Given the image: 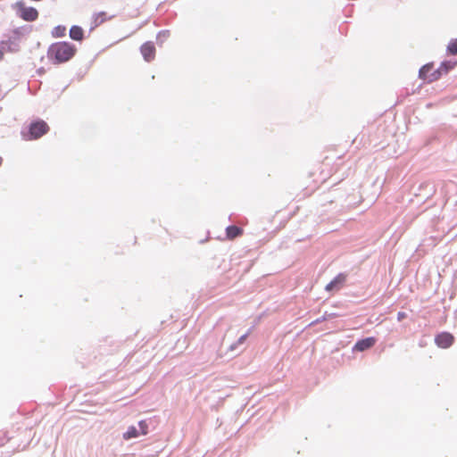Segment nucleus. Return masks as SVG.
Listing matches in <instances>:
<instances>
[{
    "label": "nucleus",
    "mask_w": 457,
    "mask_h": 457,
    "mask_svg": "<svg viewBox=\"0 0 457 457\" xmlns=\"http://www.w3.org/2000/svg\"><path fill=\"white\" fill-rule=\"evenodd\" d=\"M77 53V47L69 41H59L51 44L47 49V57L49 61L59 65L71 61Z\"/></svg>",
    "instance_id": "1"
},
{
    "label": "nucleus",
    "mask_w": 457,
    "mask_h": 457,
    "mask_svg": "<svg viewBox=\"0 0 457 457\" xmlns=\"http://www.w3.org/2000/svg\"><path fill=\"white\" fill-rule=\"evenodd\" d=\"M32 25H23L13 29L7 38L1 41L2 48L11 54L20 52L21 42L32 32Z\"/></svg>",
    "instance_id": "2"
},
{
    "label": "nucleus",
    "mask_w": 457,
    "mask_h": 457,
    "mask_svg": "<svg viewBox=\"0 0 457 457\" xmlns=\"http://www.w3.org/2000/svg\"><path fill=\"white\" fill-rule=\"evenodd\" d=\"M48 130V124L41 119H37L32 120L26 129H23L21 134L25 140H36L46 135Z\"/></svg>",
    "instance_id": "3"
},
{
    "label": "nucleus",
    "mask_w": 457,
    "mask_h": 457,
    "mask_svg": "<svg viewBox=\"0 0 457 457\" xmlns=\"http://www.w3.org/2000/svg\"><path fill=\"white\" fill-rule=\"evenodd\" d=\"M12 9L15 11V14L20 19L32 22L37 20L39 12L33 6H26L24 1L20 0L11 5Z\"/></svg>",
    "instance_id": "4"
},
{
    "label": "nucleus",
    "mask_w": 457,
    "mask_h": 457,
    "mask_svg": "<svg viewBox=\"0 0 457 457\" xmlns=\"http://www.w3.org/2000/svg\"><path fill=\"white\" fill-rule=\"evenodd\" d=\"M155 46L152 41H146L140 46V53L144 60L147 62L153 61L155 57Z\"/></svg>",
    "instance_id": "5"
},
{
    "label": "nucleus",
    "mask_w": 457,
    "mask_h": 457,
    "mask_svg": "<svg viewBox=\"0 0 457 457\" xmlns=\"http://www.w3.org/2000/svg\"><path fill=\"white\" fill-rule=\"evenodd\" d=\"M345 280V275H337L332 281H330L325 287V291L328 292V294L338 291L343 287Z\"/></svg>",
    "instance_id": "6"
},
{
    "label": "nucleus",
    "mask_w": 457,
    "mask_h": 457,
    "mask_svg": "<svg viewBox=\"0 0 457 457\" xmlns=\"http://www.w3.org/2000/svg\"><path fill=\"white\" fill-rule=\"evenodd\" d=\"M377 342L375 337H367L356 342L353 346V351L363 352L371 348Z\"/></svg>",
    "instance_id": "7"
},
{
    "label": "nucleus",
    "mask_w": 457,
    "mask_h": 457,
    "mask_svg": "<svg viewBox=\"0 0 457 457\" xmlns=\"http://www.w3.org/2000/svg\"><path fill=\"white\" fill-rule=\"evenodd\" d=\"M435 341L439 347L447 348L452 345L453 337L449 333H442L436 337Z\"/></svg>",
    "instance_id": "8"
},
{
    "label": "nucleus",
    "mask_w": 457,
    "mask_h": 457,
    "mask_svg": "<svg viewBox=\"0 0 457 457\" xmlns=\"http://www.w3.org/2000/svg\"><path fill=\"white\" fill-rule=\"evenodd\" d=\"M69 37L74 41L81 42L85 38V31L79 25H72L69 31Z\"/></svg>",
    "instance_id": "9"
},
{
    "label": "nucleus",
    "mask_w": 457,
    "mask_h": 457,
    "mask_svg": "<svg viewBox=\"0 0 457 457\" xmlns=\"http://www.w3.org/2000/svg\"><path fill=\"white\" fill-rule=\"evenodd\" d=\"M243 234V228L237 225H229L226 228V235L228 239H233Z\"/></svg>",
    "instance_id": "10"
},
{
    "label": "nucleus",
    "mask_w": 457,
    "mask_h": 457,
    "mask_svg": "<svg viewBox=\"0 0 457 457\" xmlns=\"http://www.w3.org/2000/svg\"><path fill=\"white\" fill-rule=\"evenodd\" d=\"M140 435L138 428L136 426H129L126 432L123 433L125 440L137 438Z\"/></svg>",
    "instance_id": "11"
},
{
    "label": "nucleus",
    "mask_w": 457,
    "mask_h": 457,
    "mask_svg": "<svg viewBox=\"0 0 457 457\" xmlns=\"http://www.w3.org/2000/svg\"><path fill=\"white\" fill-rule=\"evenodd\" d=\"M170 36V31L169 29L160 30L156 35V43L160 46L165 42L167 38Z\"/></svg>",
    "instance_id": "12"
},
{
    "label": "nucleus",
    "mask_w": 457,
    "mask_h": 457,
    "mask_svg": "<svg viewBox=\"0 0 457 457\" xmlns=\"http://www.w3.org/2000/svg\"><path fill=\"white\" fill-rule=\"evenodd\" d=\"M105 15H106V12H99L97 13H95L94 14V22H95V27L102 24L104 21H105L106 20H111L113 16H111L109 17L108 19L105 18Z\"/></svg>",
    "instance_id": "13"
},
{
    "label": "nucleus",
    "mask_w": 457,
    "mask_h": 457,
    "mask_svg": "<svg viewBox=\"0 0 457 457\" xmlns=\"http://www.w3.org/2000/svg\"><path fill=\"white\" fill-rule=\"evenodd\" d=\"M66 27L63 25H57L52 30V36L54 37H62L65 36Z\"/></svg>",
    "instance_id": "14"
},
{
    "label": "nucleus",
    "mask_w": 457,
    "mask_h": 457,
    "mask_svg": "<svg viewBox=\"0 0 457 457\" xmlns=\"http://www.w3.org/2000/svg\"><path fill=\"white\" fill-rule=\"evenodd\" d=\"M247 337H248V333H245V334L242 335V336L237 339V341L236 343H234V344L230 345V346L228 347V350H229V351H231V352L235 351V350L237 348V346H238L239 345L243 344V343L245 341V339L247 338Z\"/></svg>",
    "instance_id": "15"
},
{
    "label": "nucleus",
    "mask_w": 457,
    "mask_h": 457,
    "mask_svg": "<svg viewBox=\"0 0 457 457\" xmlns=\"http://www.w3.org/2000/svg\"><path fill=\"white\" fill-rule=\"evenodd\" d=\"M138 430L140 435H146L148 432V423L146 420L138 421Z\"/></svg>",
    "instance_id": "16"
},
{
    "label": "nucleus",
    "mask_w": 457,
    "mask_h": 457,
    "mask_svg": "<svg viewBox=\"0 0 457 457\" xmlns=\"http://www.w3.org/2000/svg\"><path fill=\"white\" fill-rule=\"evenodd\" d=\"M432 68V65L431 64H426L424 65L420 70V77L424 79H428V72L430 71Z\"/></svg>",
    "instance_id": "17"
},
{
    "label": "nucleus",
    "mask_w": 457,
    "mask_h": 457,
    "mask_svg": "<svg viewBox=\"0 0 457 457\" xmlns=\"http://www.w3.org/2000/svg\"><path fill=\"white\" fill-rule=\"evenodd\" d=\"M447 49H448L449 53H451L453 54H457V39L452 40L449 43Z\"/></svg>",
    "instance_id": "18"
},
{
    "label": "nucleus",
    "mask_w": 457,
    "mask_h": 457,
    "mask_svg": "<svg viewBox=\"0 0 457 457\" xmlns=\"http://www.w3.org/2000/svg\"><path fill=\"white\" fill-rule=\"evenodd\" d=\"M452 66L448 62H443L440 70L437 71L438 74H440L441 70H443L445 72H446Z\"/></svg>",
    "instance_id": "19"
},
{
    "label": "nucleus",
    "mask_w": 457,
    "mask_h": 457,
    "mask_svg": "<svg viewBox=\"0 0 457 457\" xmlns=\"http://www.w3.org/2000/svg\"><path fill=\"white\" fill-rule=\"evenodd\" d=\"M4 52H5V51H4V50L2 48V46H1V47H0V61H1V60L3 59V57H4Z\"/></svg>",
    "instance_id": "20"
},
{
    "label": "nucleus",
    "mask_w": 457,
    "mask_h": 457,
    "mask_svg": "<svg viewBox=\"0 0 457 457\" xmlns=\"http://www.w3.org/2000/svg\"><path fill=\"white\" fill-rule=\"evenodd\" d=\"M403 318H404V313H403V312H399V313H398V320H402V319H403Z\"/></svg>",
    "instance_id": "21"
},
{
    "label": "nucleus",
    "mask_w": 457,
    "mask_h": 457,
    "mask_svg": "<svg viewBox=\"0 0 457 457\" xmlns=\"http://www.w3.org/2000/svg\"><path fill=\"white\" fill-rule=\"evenodd\" d=\"M37 72H38L39 74H41V73L45 72L44 68H40V69H38V70H37Z\"/></svg>",
    "instance_id": "22"
},
{
    "label": "nucleus",
    "mask_w": 457,
    "mask_h": 457,
    "mask_svg": "<svg viewBox=\"0 0 457 457\" xmlns=\"http://www.w3.org/2000/svg\"><path fill=\"white\" fill-rule=\"evenodd\" d=\"M438 76H436V75H432V78L428 79L429 81L433 80V79H437Z\"/></svg>",
    "instance_id": "23"
},
{
    "label": "nucleus",
    "mask_w": 457,
    "mask_h": 457,
    "mask_svg": "<svg viewBox=\"0 0 457 457\" xmlns=\"http://www.w3.org/2000/svg\"><path fill=\"white\" fill-rule=\"evenodd\" d=\"M310 351H311V353H314V345H311Z\"/></svg>",
    "instance_id": "24"
},
{
    "label": "nucleus",
    "mask_w": 457,
    "mask_h": 457,
    "mask_svg": "<svg viewBox=\"0 0 457 457\" xmlns=\"http://www.w3.org/2000/svg\"><path fill=\"white\" fill-rule=\"evenodd\" d=\"M3 163V158L0 156V166L2 165Z\"/></svg>",
    "instance_id": "25"
},
{
    "label": "nucleus",
    "mask_w": 457,
    "mask_h": 457,
    "mask_svg": "<svg viewBox=\"0 0 457 457\" xmlns=\"http://www.w3.org/2000/svg\"><path fill=\"white\" fill-rule=\"evenodd\" d=\"M314 324V321H312L309 326H312Z\"/></svg>",
    "instance_id": "26"
}]
</instances>
